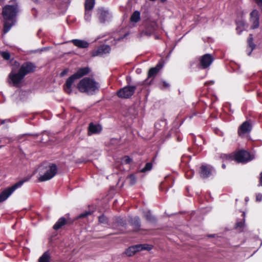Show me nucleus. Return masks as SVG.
I'll use <instances>...</instances> for the list:
<instances>
[{"label": "nucleus", "instance_id": "5701e85b", "mask_svg": "<svg viewBox=\"0 0 262 262\" xmlns=\"http://www.w3.org/2000/svg\"><path fill=\"white\" fill-rule=\"evenodd\" d=\"M130 224L134 226L135 230L137 231L139 230L140 227V219L138 216H135L131 217L129 220Z\"/></svg>", "mask_w": 262, "mask_h": 262}, {"label": "nucleus", "instance_id": "09e8293b", "mask_svg": "<svg viewBox=\"0 0 262 262\" xmlns=\"http://www.w3.org/2000/svg\"><path fill=\"white\" fill-rule=\"evenodd\" d=\"M222 167H223V168H224H224H225L226 166H225V165L224 164H222Z\"/></svg>", "mask_w": 262, "mask_h": 262}, {"label": "nucleus", "instance_id": "603ef678", "mask_svg": "<svg viewBox=\"0 0 262 262\" xmlns=\"http://www.w3.org/2000/svg\"><path fill=\"white\" fill-rule=\"evenodd\" d=\"M248 201V198H246V201Z\"/></svg>", "mask_w": 262, "mask_h": 262}, {"label": "nucleus", "instance_id": "393cba45", "mask_svg": "<svg viewBox=\"0 0 262 262\" xmlns=\"http://www.w3.org/2000/svg\"><path fill=\"white\" fill-rule=\"evenodd\" d=\"M15 21L6 20L4 25L3 31L4 34L9 31L11 27L14 25Z\"/></svg>", "mask_w": 262, "mask_h": 262}, {"label": "nucleus", "instance_id": "8fccbe9b", "mask_svg": "<svg viewBox=\"0 0 262 262\" xmlns=\"http://www.w3.org/2000/svg\"><path fill=\"white\" fill-rule=\"evenodd\" d=\"M166 1V0H161V2H165Z\"/></svg>", "mask_w": 262, "mask_h": 262}, {"label": "nucleus", "instance_id": "a18cd8bd", "mask_svg": "<svg viewBox=\"0 0 262 262\" xmlns=\"http://www.w3.org/2000/svg\"><path fill=\"white\" fill-rule=\"evenodd\" d=\"M67 70H64L63 71H62V72L61 73V74H60L61 76H64V75L67 73Z\"/></svg>", "mask_w": 262, "mask_h": 262}, {"label": "nucleus", "instance_id": "39448f33", "mask_svg": "<svg viewBox=\"0 0 262 262\" xmlns=\"http://www.w3.org/2000/svg\"><path fill=\"white\" fill-rule=\"evenodd\" d=\"M30 177L20 181L11 187H8L3 190L0 193V203L5 201L13 193V192L18 188L20 187L23 184L29 180Z\"/></svg>", "mask_w": 262, "mask_h": 262}, {"label": "nucleus", "instance_id": "7c9ffc66", "mask_svg": "<svg viewBox=\"0 0 262 262\" xmlns=\"http://www.w3.org/2000/svg\"><path fill=\"white\" fill-rule=\"evenodd\" d=\"M144 216L149 221L152 222L154 221V217L151 215L150 211L145 213Z\"/></svg>", "mask_w": 262, "mask_h": 262}, {"label": "nucleus", "instance_id": "49530a36", "mask_svg": "<svg viewBox=\"0 0 262 262\" xmlns=\"http://www.w3.org/2000/svg\"><path fill=\"white\" fill-rule=\"evenodd\" d=\"M123 38H124V37H120V38H118V39H115L114 40H115V41H119V40H121V39H123Z\"/></svg>", "mask_w": 262, "mask_h": 262}, {"label": "nucleus", "instance_id": "79ce46f5", "mask_svg": "<svg viewBox=\"0 0 262 262\" xmlns=\"http://www.w3.org/2000/svg\"><path fill=\"white\" fill-rule=\"evenodd\" d=\"M10 122V120L9 119H5V120H1V124H3L5 122Z\"/></svg>", "mask_w": 262, "mask_h": 262}, {"label": "nucleus", "instance_id": "e433bc0d", "mask_svg": "<svg viewBox=\"0 0 262 262\" xmlns=\"http://www.w3.org/2000/svg\"><path fill=\"white\" fill-rule=\"evenodd\" d=\"M256 201L260 202L262 200V194L258 193L256 196Z\"/></svg>", "mask_w": 262, "mask_h": 262}, {"label": "nucleus", "instance_id": "37998d69", "mask_svg": "<svg viewBox=\"0 0 262 262\" xmlns=\"http://www.w3.org/2000/svg\"><path fill=\"white\" fill-rule=\"evenodd\" d=\"M243 226V224L242 222H238L236 224V228H241Z\"/></svg>", "mask_w": 262, "mask_h": 262}, {"label": "nucleus", "instance_id": "2f4dec72", "mask_svg": "<svg viewBox=\"0 0 262 262\" xmlns=\"http://www.w3.org/2000/svg\"><path fill=\"white\" fill-rule=\"evenodd\" d=\"M1 55L2 57L5 60H9L10 58V54L7 52H1Z\"/></svg>", "mask_w": 262, "mask_h": 262}, {"label": "nucleus", "instance_id": "72a5a7b5", "mask_svg": "<svg viewBox=\"0 0 262 262\" xmlns=\"http://www.w3.org/2000/svg\"><path fill=\"white\" fill-rule=\"evenodd\" d=\"M99 221L102 223H105L107 222V218L104 215H101L99 217Z\"/></svg>", "mask_w": 262, "mask_h": 262}, {"label": "nucleus", "instance_id": "3c124183", "mask_svg": "<svg viewBox=\"0 0 262 262\" xmlns=\"http://www.w3.org/2000/svg\"><path fill=\"white\" fill-rule=\"evenodd\" d=\"M192 173H193V172H192L191 173H189V176H192Z\"/></svg>", "mask_w": 262, "mask_h": 262}, {"label": "nucleus", "instance_id": "6e6d98bb", "mask_svg": "<svg viewBox=\"0 0 262 262\" xmlns=\"http://www.w3.org/2000/svg\"><path fill=\"white\" fill-rule=\"evenodd\" d=\"M138 71V72H140V71H139V69H137V71Z\"/></svg>", "mask_w": 262, "mask_h": 262}, {"label": "nucleus", "instance_id": "c03bdc74", "mask_svg": "<svg viewBox=\"0 0 262 262\" xmlns=\"http://www.w3.org/2000/svg\"><path fill=\"white\" fill-rule=\"evenodd\" d=\"M163 85L165 88H169V84L166 82V81L163 82Z\"/></svg>", "mask_w": 262, "mask_h": 262}, {"label": "nucleus", "instance_id": "bb28decb", "mask_svg": "<svg viewBox=\"0 0 262 262\" xmlns=\"http://www.w3.org/2000/svg\"><path fill=\"white\" fill-rule=\"evenodd\" d=\"M140 20V13L138 11H135L131 15L130 20L132 23H137Z\"/></svg>", "mask_w": 262, "mask_h": 262}, {"label": "nucleus", "instance_id": "1a4fd4ad", "mask_svg": "<svg viewBox=\"0 0 262 262\" xmlns=\"http://www.w3.org/2000/svg\"><path fill=\"white\" fill-rule=\"evenodd\" d=\"M252 128V125L250 120L244 122L238 127L237 133L239 137H243L249 134Z\"/></svg>", "mask_w": 262, "mask_h": 262}, {"label": "nucleus", "instance_id": "c9c22d12", "mask_svg": "<svg viewBox=\"0 0 262 262\" xmlns=\"http://www.w3.org/2000/svg\"><path fill=\"white\" fill-rule=\"evenodd\" d=\"M258 6L262 10V0H254Z\"/></svg>", "mask_w": 262, "mask_h": 262}, {"label": "nucleus", "instance_id": "6e6552de", "mask_svg": "<svg viewBox=\"0 0 262 262\" xmlns=\"http://www.w3.org/2000/svg\"><path fill=\"white\" fill-rule=\"evenodd\" d=\"M136 89L135 86H126L120 89L117 92V95L121 98H128L134 94Z\"/></svg>", "mask_w": 262, "mask_h": 262}, {"label": "nucleus", "instance_id": "dca6fc26", "mask_svg": "<svg viewBox=\"0 0 262 262\" xmlns=\"http://www.w3.org/2000/svg\"><path fill=\"white\" fill-rule=\"evenodd\" d=\"M35 69V66L33 63L27 62L23 63L19 68V70L23 75H24L25 77L28 73L34 72Z\"/></svg>", "mask_w": 262, "mask_h": 262}, {"label": "nucleus", "instance_id": "412c9836", "mask_svg": "<svg viewBox=\"0 0 262 262\" xmlns=\"http://www.w3.org/2000/svg\"><path fill=\"white\" fill-rule=\"evenodd\" d=\"M90 72V70L89 68L85 67L79 69L76 73L73 75L77 79H79L83 76L86 75Z\"/></svg>", "mask_w": 262, "mask_h": 262}, {"label": "nucleus", "instance_id": "de8ad7c7", "mask_svg": "<svg viewBox=\"0 0 262 262\" xmlns=\"http://www.w3.org/2000/svg\"><path fill=\"white\" fill-rule=\"evenodd\" d=\"M24 136H34V135H31V134H25Z\"/></svg>", "mask_w": 262, "mask_h": 262}, {"label": "nucleus", "instance_id": "f704fd0d", "mask_svg": "<svg viewBox=\"0 0 262 262\" xmlns=\"http://www.w3.org/2000/svg\"><path fill=\"white\" fill-rule=\"evenodd\" d=\"M123 162L125 164L129 163L131 161V159L128 156H125L122 159Z\"/></svg>", "mask_w": 262, "mask_h": 262}, {"label": "nucleus", "instance_id": "aec40b11", "mask_svg": "<svg viewBox=\"0 0 262 262\" xmlns=\"http://www.w3.org/2000/svg\"><path fill=\"white\" fill-rule=\"evenodd\" d=\"M75 46L79 48H86L89 43L85 40L80 39H73L71 41Z\"/></svg>", "mask_w": 262, "mask_h": 262}, {"label": "nucleus", "instance_id": "6ab92c4d", "mask_svg": "<svg viewBox=\"0 0 262 262\" xmlns=\"http://www.w3.org/2000/svg\"><path fill=\"white\" fill-rule=\"evenodd\" d=\"M102 130V127L100 125L94 124L91 123L89 127V135L99 133Z\"/></svg>", "mask_w": 262, "mask_h": 262}, {"label": "nucleus", "instance_id": "2eb2a0df", "mask_svg": "<svg viewBox=\"0 0 262 262\" xmlns=\"http://www.w3.org/2000/svg\"><path fill=\"white\" fill-rule=\"evenodd\" d=\"M214 169L209 165L203 164L200 167V174L203 178H207L212 174Z\"/></svg>", "mask_w": 262, "mask_h": 262}, {"label": "nucleus", "instance_id": "4468645a", "mask_svg": "<svg viewBox=\"0 0 262 262\" xmlns=\"http://www.w3.org/2000/svg\"><path fill=\"white\" fill-rule=\"evenodd\" d=\"M111 51V47L108 45H103L98 47L97 49L92 51L91 54L93 57L101 56L108 54Z\"/></svg>", "mask_w": 262, "mask_h": 262}, {"label": "nucleus", "instance_id": "9b49d317", "mask_svg": "<svg viewBox=\"0 0 262 262\" xmlns=\"http://www.w3.org/2000/svg\"><path fill=\"white\" fill-rule=\"evenodd\" d=\"M250 23H251V29H255L259 26V14L257 10H253L250 14Z\"/></svg>", "mask_w": 262, "mask_h": 262}, {"label": "nucleus", "instance_id": "f257e3e1", "mask_svg": "<svg viewBox=\"0 0 262 262\" xmlns=\"http://www.w3.org/2000/svg\"><path fill=\"white\" fill-rule=\"evenodd\" d=\"M100 85L94 79L85 77L77 84V88L81 93L93 95L99 91Z\"/></svg>", "mask_w": 262, "mask_h": 262}, {"label": "nucleus", "instance_id": "473e14b6", "mask_svg": "<svg viewBox=\"0 0 262 262\" xmlns=\"http://www.w3.org/2000/svg\"><path fill=\"white\" fill-rule=\"evenodd\" d=\"M129 183L131 185H134L136 183V177L134 175L131 174L129 176Z\"/></svg>", "mask_w": 262, "mask_h": 262}, {"label": "nucleus", "instance_id": "a211bd4d", "mask_svg": "<svg viewBox=\"0 0 262 262\" xmlns=\"http://www.w3.org/2000/svg\"><path fill=\"white\" fill-rule=\"evenodd\" d=\"M162 66H163L161 63H159L155 67L150 69L148 73V78L145 80V83H148V79L154 77L158 73L159 70L162 68Z\"/></svg>", "mask_w": 262, "mask_h": 262}, {"label": "nucleus", "instance_id": "423d86ee", "mask_svg": "<svg viewBox=\"0 0 262 262\" xmlns=\"http://www.w3.org/2000/svg\"><path fill=\"white\" fill-rule=\"evenodd\" d=\"M24 77V75H23L19 70L16 71L12 69L8 76V82L13 86L18 87Z\"/></svg>", "mask_w": 262, "mask_h": 262}, {"label": "nucleus", "instance_id": "0eeeda50", "mask_svg": "<svg viewBox=\"0 0 262 262\" xmlns=\"http://www.w3.org/2000/svg\"><path fill=\"white\" fill-rule=\"evenodd\" d=\"M158 25L156 21H150L146 23L145 29L141 31L138 35V38H141L143 36L149 37L152 35L157 29Z\"/></svg>", "mask_w": 262, "mask_h": 262}, {"label": "nucleus", "instance_id": "9d476101", "mask_svg": "<svg viewBox=\"0 0 262 262\" xmlns=\"http://www.w3.org/2000/svg\"><path fill=\"white\" fill-rule=\"evenodd\" d=\"M213 60L211 54H206L199 58V66L203 69H206L211 65Z\"/></svg>", "mask_w": 262, "mask_h": 262}, {"label": "nucleus", "instance_id": "7ed1b4c3", "mask_svg": "<svg viewBox=\"0 0 262 262\" xmlns=\"http://www.w3.org/2000/svg\"><path fill=\"white\" fill-rule=\"evenodd\" d=\"M223 158L229 160H234L238 163H246L253 159L249 152L245 150H239L234 155H226L223 156Z\"/></svg>", "mask_w": 262, "mask_h": 262}, {"label": "nucleus", "instance_id": "f8f14e48", "mask_svg": "<svg viewBox=\"0 0 262 262\" xmlns=\"http://www.w3.org/2000/svg\"><path fill=\"white\" fill-rule=\"evenodd\" d=\"M150 250L151 248L146 245H137L129 247L126 251L125 253L128 256H131L135 254L136 252L141 251L142 250Z\"/></svg>", "mask_w": 262, "mask_h": 262}, {"label": "nucleus", "instance_id": "c756f323", "mask_svg": "<svg viewBox=\"0 0 262 262\" xmlns=\"http://www.w3.org/2000/svg\"><path fill=\"white\" fill-rule=\"evenodd\" d=\"M152 165L151 163H147L145 167L141 170V172H144L150 170L152 169Z\"/></svg>", "mask_w": 262, "mask_h": 262}, {"label": "nucleus", "instance_id": "4c0bfd02", "mask_svg": "<svg viewBox=\"0 0 262 262\" xmlns=\"http://www.w3.org/2000/svg\"><path fill=\"white\" fill-rule=\"evenodd\" d=\"M237 27L236 29H237V30H238L241 27L244 26V23L242 21H239L238 23H237Z\"/></svg>", "mask_w": 262, "mask_h": 262}, {"label": "nucleus", "instance_id": "5fc2aeb1", "mask_svg": "<svg viewBox=\"0 0 262 262\" xmlns=\"http://www.w3.org/2000/svg\"><path fill=\"white\" fill-rule=\"evenodd\" d=\"M138 71V72H140V71H139V69H137V71Z\"/></svg>", "mask_w": 262, "mask_h": 262}, {"label": "nucleus", "instance_id": "a878e982", "mask_svg": "<svg viewBox=\"0 0 262 262\" xmlns=\"http://www.w3.org/2000/svg\"><path fill=\"white\" fill-rule=\"evenodd\" d=\"M50 254L49 251L45 252L39 258L38 262H50Z\"/></svg>", "mask_w": 262, "mask_h": 262}, {"label": "nucleus", "instance_id": "a19ab883", "mask_svg": "<svg viewBox=\"0 0 262 262\" xmlns=\"http://www.w3.org/2000/svg\"><path fill=\"white\" fill-rule=\"evenodd\" d=\"M192 172V171L191 170H190V171H188L186 172V177H187V178H188V179H190V178L192 177V176H189V173H191Z\"/></svg>", "mask_w": 262, "mask_h": 262}, {"label": "nucleus", "instance_id": "f3484780", "mask_svg": "<svg viewBox=\"0 0 262 262\" xmlns=\"http://www.w3.org/2000/svg\"><path fill=\"white\" fill-rule=\"evenodd\" d=\"M77 79L74 75L71 76L67 80L65 84H64V90L67 94H71L72 92V86L76 80Z\"/></svg>", "mask_w": 262, "mask_h": 262}, {"label": "nucleus", "instance_id": "c85d7f7f", "mask_svg": "<svg viewBox=\"0 0 262 262\" xmlns=\"http://www.w3.org/2000/svg\"><path fill=\"white\" fill-rule=\"evenodd\" d=\"M92 16V10H85L84 19L86 21H90L91 20Z\"/></svg>", "mask_w": 262, "mask_h": 262}, {"label": "nucleus", "instance_id": "4be33fe9", "mask_svg": "<svg viewBox=\"0 0 262 262\" xmlns=\"http://www.w3.org/2000/svg\"><path fill=\"white\" fill-rule=\"evenodd\" d=\"M253 37L252 35L251 34L250 35L248 39V48L247 49V52L248 56H250L253 50V49L255 48V45L253 42Z\"/></svg>", "mask_w": 262, "mask_h": 262}, {"label": "nucleus", "instance_id": "b1692460", "mask_svg": "<svg viewBox=\"0 0 262 262\" xmlns=\"http://www.w3.org/2000/svg\"><path fill=\"white\" fill-rule=\"evenodd\" d=\"M66 222L67 221L64 217H60L54 225L53 229L55 230H58L60 229L61 227H62L63 225L66 224Z\"/></svg>", "mask_w": 262, "mask_h": 262}, {"label": "nucleus", "instance_id": "cd10ccee", "mask_svg": "<svg viewBox=\"0 0 262 262\" xmlns=\"http://www.w3.org/2000/svg\"><path fill=\"white\" fill-rule=\"evenodd\" d=\"M95 5V0H86L85 2V10H92Z\"/></svg>", "mask_w": 262, "mask_h": 262}, {"label": "nucleus", "instance_id": "58836bf2", "mask_svg": "<svg viewBox=\"0 0 262 262\" xmlns=\"http://www.w3.org/2000/svg\"><path fill=\"white\" fill-rule=\"evenodd\" d=\"M258 186H262V172H260V176H259V184Z\"/></svg>", "mask_w": 262, "mask_h": 262}, {"label": "nucleus", "instance_id": "f03ea898", "mask_svg": "<svg viewBox=\"0 0 262 262\" xmlns=\"http://www.w3.org/2000/svg\"><path fill=\"white\" fill-rule=\"evenodd\" d=\"M39 177L38 180L43 182L49 180L53 178L57 172V168L55 164H51L48 166L41 165L39 167Z\"/></svg>", "mask_w": 262, "mask_h": 262}, {"label": "nucleus", "instance_id": "ea45409f", "mask_svg": "<svg viewBox=\"0 0 262 262\" xmlns=\"http://www.w3.org/2000/svg\"><path fill=\"white\" fill-rule=\"evenodd\" d=\"M90 214V212H86V213H82V214H81L79 216L80 217H85V216H87L88 215Z\"/></svg>", "mask_w": 262, "mask_h": 262}, {"label": "nucleus", "instance_id": "864d4df0", "mask_svg": "<svg viewBox=\"0 0 262 262\" xmlns=\"http://www.w3.org/2000/svg\"><path fill=\"white\" fill-rule=\"evenodd\" d=\"M211 84H213L214 83V82L213 81H211Z\"/></svg>", "mask_w": 262, "mask_h": 262}, {"label": "nucleus", "instance_id": "20e7f679", "mask_svg": "<svg viewBox=\"0 0 262 262\" xmlns=\"http://www.w3.org/2000/svg\"><path fill=\"white\" fill-rule=\"evenodd\" d=\"M18 5H8L5 6L3 9V16L5 20L15 21V18L18 13Z\"/></svg>", "mask_w": 262, "mask_h": 262}, {"label": "nucleus", "instance_id": "ddd939ff", "mask_svg": "<svg viewBox=\"0 0 262 262\" xmlns=\"http://www.w3.org/2000/svg\"><path fill=\"white\" fill-rule=\"evenodd\" d=\"M99 19L100 23H105L111 20L112 15L108 10L101 8L98 9Z\"/></svg>", "mask_w": 262, "mask_h": 262}]
</instances>
